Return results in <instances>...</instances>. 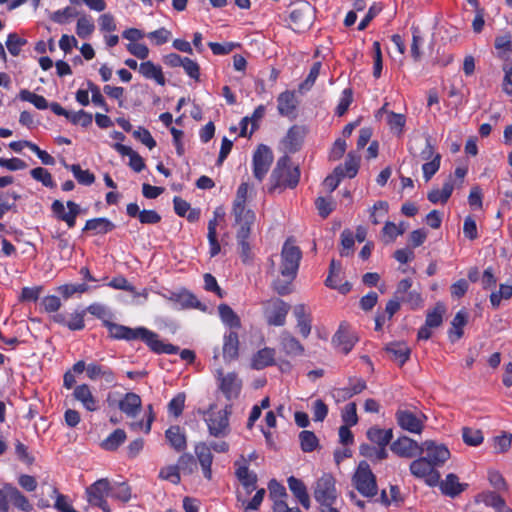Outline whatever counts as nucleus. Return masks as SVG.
I'll return each instance as SVG.
<instances>
[{
    "instance_id": "obj_50",
    "label": "nucleus",
    "mask_w": 512,
    "mask_h": 512,
    "mask_svg": "<svg viewBox=\"0 0 512 512\" xmlns=\"http://www.w3.org/2000/svg\"><path fill=\"white\" fill-rule=\"evenodd\" d=\"M301 449L304 452H311L318 446V439L314 432L304 430L299 434Z\"/></svg>"
},
{
    "instance_id": "obj_36",
    "label": "nucleus",
    "mask_w": 512,
    "mask_h": 512,
    "mask_svg": "<svg viewBox=\"0 0 512 512\" xmlns=\"http://www.w3.org/2000/svg\"><path fill=\"white\" fill-rule=\"evenodd\" d=\"M278 111L282 116H290L294 113L297 105L295 94L285 91L278 96Z\"/></svg>"
},
{
    "instance_id": "obj_18",
    "label": "nucleus",
    "mask_w": 512,
    "mask_h": 512,
    "mask_svg": "<svg viewBox=\"0 0 512 512\" xmlns=\"http://www.w3.org/2000/svg\"><path fill=\"white\" fill-rule=\"evenodd\" d=\"M409 151L414 157L418 156L424 161L432 160L436 155L428 135L415 137L409 147Z\"/></svg>"
},
{
    "instance_id": "obj_1",
    "label": "nucleus",
    "mask_w": 512,
    "mask_h": 512,
    "mask_svg": "<svg viewBox=\"0 0 512 512\" xmlns=\"http://www.w3.org/2000/svg\"><path fill=\"white\" fill-rule=\"evenodd\" d=\"M95 317L104 320L110 335L116 339L124 340H141L143 341L153 352H178L179 348L174 346L163 339L160 336L145 328L137 327L130 328L124 325H119L107 321L111 317L110 311L102 304L94 303L87 307L85 310Z\"/></svg>"
},
{
    "instance_id": "obj_55",
    "label": "nucleus",
    "mask_w": 512,
    "mask_h": 512,
    "mask_svg": "<svg viewBox=\"0 0 512 512\" xmlns=\"http://www.w3.org/2000/svg\"><path fill=\"white\" fill-rule=\"evenodd\" d=\"M26 43L24 38L19 37L16 33H10L7 37L6 47L11 55L18 56L22 46Z\"/></svg>"
},
{
    "instance_id": "obj_59",
    "label": "nucleus",
    "mask_w": 512,
    "mask_h": 512,
    "mask_svg": "<svg viewBox=\"0 0 512 512\" xmlns=\"http://www.w3.org/2000/svg\"><path fill=\"white\" fill-rule=\"evenodd\" d=\"M441 155L436 153L434 158L423 164V176L426 181H429L440 168Z\"/></svg>"
},
{
    "instance_id": "obj_9",
    "label": "nucleus",
    "mask_w": 512,
    "mask_h": 512,
    "mask_svg": "<svg viewBox=\"0 0 512 512\" xmlns=\"http://www.w3.org/2000/svg\"><path fill=\"white\" fill-rule=\"evenodd\" d=\"M417 457L409 465L411 474L416 478L424 479L425 483L431 487L438 485L440 473L423 455Z\"/></svg>"
},
{
    "instance_id": "obj_5",
    "label": "nucleus",
    "mask_w": 512,
    "mask_h": 512,
    "mask_svg": "<svg viewBox=\"0 0 512 512\" xmlns=\"http://www.w3.org/2000/svg\"><path fill=\"white\" fill-rule=\"evenodd\" d=\"M313 496L320 504V512H339L334 507L337 503L338 493L336 480L331 474H324L315 482Z\"/></svg>"
},
{
    "instance_id": "obj_39",
    "label": "nucleus",
    "mask_w": 512,
    "mask_h": 512,
    "mask_svg": "<svg viewBox=\"0 0 512 512\" xmlns=\"http://www.w3.org/2000/svg\"><path fill=\"white\" fill-rule=\"evenodd\" d=\"M8 503L11 502L18 509L29 512L32 510V505L29 503L27 497L23 495L16 487L8 486Z\"/></svg>"
},
{
    "instance_id": "obj_10",
    "label": "nucleus",
    "mask_w": 512,
    "mask_h": 512,
    "mask_svg": "<svg viewBox=\"0 0 512 512\" xmlns=\"http://www.w3.org/2000/svg\"><path fill=\"white\" fill-rule=\"evenodd\" d=\"M395 419L398 426L410 433L421 434L425 427L426 415L418 414L404 409H398L395 413Z\"/></svg>"
},
{
    "instance_id": "obj_17",
    "label": "nucleus",
    "mask_w": 512,
    "mask_h": 512,
    "mask_svg": "<svg viewBox=\"0 0 512 512\" xmlns=\"http://www.w3.org/2000/svg\"><path fill=\"white\" fill-rule=\"evenodd\" d=\"M232 213L237 227L236 238H249L255 222V213L251 209L233 210Z\"/></svg>"
},
{
    "instance_id": "obj_34",
    "label": "nucleus",
    "mask_w": 512,
    "mask_h": 512,
    "mask_svg": "<svg viewBox=\"0 0 512 512\" xmlns=\"http://www.w3.org/2000/svg\"><path fill=\"white\" fill-rule=\"evenodd\" d=\"M367 438L377 446L385 447L391 442L393 438L392 429H382L377 426H373L367 431Z\"/></svg>"
},
{
    "instance_id": "obj_54",
    "label": "nucleus",
    "mask_w": 512,
    "mask_h": 512,
    "mask_svg": "<svg viewBox=\"0 0 512 512\" xmlns=\"http://www.w3.org/2000/svg\"><path fill=\"white\" fill-rule=\"evenodd\" d=\"M249 184L247 182H243L239 185L236 197L233 202V210H243L246 208V200H247V194H248Z\"/></svg>"
},
{
    "instance_id": "obj_30",
    "label": "nucleus",
    "mask_w": 512,
    "mask_h": 512,
    "mask_svg": "<svg viewBox=\"0 0 512 512\" xmlns=\"http://www.w3.org/2000/svg\"><path fill=\"white\" fill-rule=\"evenodd\" d=\"M293 314L297 319V327L303 337H308L311 332V316L304 304H298L293 309Z\"/></svg>"
},
{
    "instance_id": "obj_21",
    "label": "nucleus",
    "mask_w": 512,
    "mask_h": 512,
    "mask_svg": "<svg viewBox=\"0 0 512 512\" xmlns=\"http://www.w3.org/2000/svg\"><path fill=\"white\" fill-rule=\"evenodd\" d=\"M235 466L237 467L235 474L241 484L247 490L255 489L257 475L254 472L249 471L247 460L243 455H241L240 459L235 462Z\"/></svg>"
},
{
    "instance_id": "obj_56",
    "label": "nucleus",
    "mask_w": 512,
    "mask_h": 512,
    "mask_svg": "<svg viewBox=\"0 0 512 512\" xmlns=\"http://www.w3.org/2000/svg\"><path fill=\"white\" fill-rule=\"evenodd\" d=\"M30 174L35 180L41 182L45 187L53 188L55 186L52 175L45 168H34L31 170Z\"/></svg>"
},
{
    "instance_id": "obj_2",
    "label": "nucleus",
    "mask_w": 512,
    "mask_h": 512,
    "mask_svg": "<svg viewBox=\"0 0 512 512\" xmlns=\"http://www.w3.org/2000/svg\"><path fill=\"white\" fill-rule=\"evenodd\" d=\"M302 257L300 248L294 245L293 241L287 239L282 247L279 275L273 280L272 287L279 295H288L292 292V282L297 275L299 263Z\"/></svg>"
},
{
    "instance_id": "obj_60",
    "label": "nucleus",
    "mask_w": 512,
    "mask_h": 512,
    "mask_svg": "<svg viewBox=\"0 0 512 512\" xmlns=\"http://www.w3.org/2000/svg\"><path fill=\"white\" fill-rule=\"evenodd\" d=\"M88 288L89 287L87 284L81 283V284H66V285L60 286L58 288V290L65 299H68L75 293L81 294V293L86 292L88 290Z\"/></svg>"
},
{
    "instance_id": "obj_35",
    "label": "nucleus",
    "mask_w": 512,
    "mask_h": 512,
    "mask_svg": "<svg viewBox=\"0 0 512 512\" xmlns=\"http://www.w3.org/2000/svg\"><path fill=\"white\" fill-rule=\"evenodd\" d=\"M115 224L107 218L99 217L86 221L83 231H93L95 234H106L115 229Z\"/></svg>"
},
{
    "instance_id": "obj_26",
    "label": "nucleus",
    "mask_w": 512,
    "mask_h": 512,
    "mask_svg": "<svg viewBox=\"0 0 512 512\" xmlns=\"http://www.w3.org/2000/svg\"><path fill=\"white\" fill-rule=\"evenodd\" d=\"M304 136V128L297 125L292 126L283 139L285 149L289 152H296L300 148Z\"/></svg>"
},
{
    "instance_id": "obj_33",
    "label": "nucleus",
    "mask_w": 512,
    "mask_h": 512,
    "mask_svg": "<svg viewBox=\"0 0 512 512\" xmlns=\"http://www.w3.org/2000/svg\"><path fill=\"white\" fill-rule=\"evenodd\" d=\"M453 189H454L453 180H452V177L449 176V178L443 184L442 189H437V188L432 189L428 193L427 198L433 204H437V203L444 204L450 198V196L453 192Z\"/></svg>"
},
{
    "instance_id": "obj_22",
    "label": "nucleus",
    "mask_w": 512,
    "mask_h": 512,
    "mask_svg": "<svg viewBox=\"0 0 512 512\" xmlns=\"http://www.w3.org/2000/svg\"><path fill=\"white\" fill-rule=\"evenodd\" d=\"M194 451L205 478L210 480L212 477L211 465L213 462V454L210 451V447L206 443L200 442L195 445Z\"/></svg>"
},
{
    "instance_id": "obj_62",
    "label": "nucleus",
    "mask_w": 512,
    "mask_h": 512,
    "mask_svg": "<svg viewBox=\"0 0 512 512\" xmlns=\"http://www.w3.org/2000/svg\"><path fill=\"white\" fill-rule=\"evenodd\" d=\"M159 477L163 480L170 481L173 484L180 482L179 467L177 465L166 466L160 470Z\"/></svg>"
},
{
    "instance_id": "obj_16",
    "label": "nucleus",
    "mask_w": 512,
    "mask_h": 512,
    "mask_svg": "<svg viewBox=\"0 0 512 512\" xmlns=\"http://www.w3.org/2000/svg\"><path fill=\"white\" fill-rule=\"evenodd\" d=\"M68 212L65 211L64 204L60 200H55L51 205L54 216L67 224L69 228H73L76 224V218L81 213L80 206L74 201H67Z\"/></svg>"
},
{
    "instance_id": "obj_63",
    "label": "nucleus",
    "mask_w": 512,
    "mask_h": 512,
    "mask_svg": "<svg viewBox=\"0 0 512 512\" xmlns=\"http://www.w3.org/2000/svg\"><path fill=\"white\" fill-rule=\"evenodd\" d=\"M274 363H276V360L272 357V354H255L251 362V367L256 370H261Z\"/></svg>"
},
{
    "instance_id": "obj_15",
    "label": "nucleus",
    "mask_w": 512,
    "mask_h": 512,
    "mask_svg": "<svg viewBox=\"0 0 512 512\" xmlns=\"http://www.w3.org/2000/svg\"><path fill=\"white\" fill-rule=\"evenodd\" d=\"M391 451L401 458L412 459L421 455V443L408 436H401L390 445Z\"/></svg>"
},
{
    "instance_id": "obj_53",
    "label": "nucleus",
    "mask_w": 512,
    "mask_h": 512,
    "mask_svg": "<svg viewBox=\"0 0 512 512\" xmlns=\"http://www.w3.org/2000/svg\"><path fill=\"white\" fill-rule=\"evenodd\" d=\"M177 467H179V471L192 474L197 468L196 459L192 454L184 453L179 457Z\"/></svg>"
},
{
    "instance_id": "obj_45",
    "label": "nucleus",
    "mask_w": 512,
    "mask_h": 512,
    "mask_svg": "<svg viewBox=\"0 0 512 512\" xmlns=\"http://www.w3.org/2000/svg\"><path fill=\"white\" fill-rule=\"evenodd\" d=\"M20 198V196L15 193H2L0 192V219L3 218L5 213L8 211L14 210L16 208V201Z\"/></svg>"
},
{
    "instance_id": "obj_31",
    "label": "nucleus",
    "mask_w": 512,
    "mask_h": 512,
    "mask_svg": "<svg viewBox=\"0 0 512 512\" xmlns=\"http://www.w3.org/2000/svg\"><path fill=\"white\" fill-rule=\"evenodd\" d=\"M477 503H483L485 506L492 507L496 512H504L507 508L505 500L496 492L486 491L478 494L475 498Z\"/></svg>"
},
{
    "instance_id": "obj_52",
    "label": "nucleus",
    "mask_w": 512,
    "mask_h": 512,
    "mask_svg": "<svg viewBox=\"0 0 512 512\" xmlns=\"http://www.w3.org/2000/svg\"><path fill=\"white\" fill-rule=\"evenodd\" d=\"M512 297V285L501 284L499 291L492 292L490 295V302L494 308H497L502 299H510Z\"/></svg>"
},
{
    "instance_id": "obj_3",
    "label": "nucleus",
    "mask_w": 512,
    "mask_h": 512,
    "mask_svg": "<svg viewBox=\"0 0 512 512\" xmlns=\"http://www.w3.org/2000/svg\"><path fill=\"white\" fill-rule=\"evenodd\" d=\"M238 354H214L212 365L215 369V376L218 390L224 395L227 401L239 398L242 390V380L235 372H224L223 364H229L237 359Z\"/></svg>"
},
{
    "instance_id": "obj_51",
    "label": "nucleus",
    "mask_w": 512,
    "mask_h": 512,
    "mask_svg": "<svg viewBox=\"0 0 512 512\" xmlns=\"http://www.w3.org/2000/svg\"><path fill=\"white\" fill-rule=\"evenodd\" d=\"M412 32V43H411V56L415 61H419L421 58L420 46L423 43V38L421 36V31L418 26L411 27Z\"/></svg>"
},
{
    "instance_id": "obj_40",
    "label": "nucleus",
    "mask_w": 512,
    "mask_h": 512,
    "mask_svg": "<svg viewBox=\"0 0 512 512\" xmlns=\"http://www.w3.org/2000/svg\"><path fill=\"white\" fill-rule=\"evenodd\" d=\"M360 454L372 461H382L388 457V452L385 447L371 446L369 444H362L359 448Z\"/></svg>"
},
{
    "instance_id": "obj_27",
    "label": "nucleus",
    "mask_w": 512,
    "mask_h": 512,
    "mask_svg": "<svg viewBox=\"0 0 512 512\" xmlns=\"http://www.w3.org/2000/svg\"><path fill=\"white\" fill-rule=\"evenodd\" d=\"M73 396L80 401L88 411H96L98 409V401L93 396L90 388L86 384L77 386L74 389Z\"/></svg>"
},
{
    "instance_id": "obj_44",
    "label": "nucleus",
    "mask_w": 512,
    "mask_h": 512,
    "mask_svg": "<svg viewBox=\"0 0 512 512\" xmlns=\"http://www.w3.org/2000/svg\"><path fill=\"white\" fill-rule=\"evenodd\" d=\"M444 313L445 306L441 303H437L433 310L427 312L425 324L431 328L439 327L443 322Z\"/></svg>"
},
{
    "instance_id": "obj_64",
    "label": "nucleus",
    "mask_w": 512,
    "mask_h": 512,
    "mask_svg": "<svg viewBox=\"0 0 512 512\" xmlns=\"http://www.w3.org/2000/svg\"><path fill=\"white\" fill-rule=\"evenodd\" d=\"M504 78H503V91L512 96V63H506L503 66Z\"/></svg>"
},
{
    "instance_id": "obj_61",
    "label": "nucleus",
    "mask_w": 512,
    "mask_h": 512,
    "mask_svg": "<svg viewBox=\"0 0 512 512\" xmlns=\"http://www.w3.org/2000/svg\"><path fill=\"white\" fill-rule=\"evenodd\" d=\"M88 90L92 94V102L96 105L101 107L105 112H109L110 109L103 97V95L100 92V89L97 85H95L93 82H88Z\"/></svg>"
},
{
    "instance_id": "obj_20",
    "label": "nucleus",
    "mask_w": 512,
    "mask_h": 512,
    "mask_svg": "<svg viewBox=\"0 0 512 512\" xmlns=\"http://www.w3.org/2000/svg\"><path fill=\"white\" fill-rule=\"evenodd\" d=\"M357 341L358 336L345 325H340L333 337V342L336 344V347L344 352H350Z\"/></svg>"
},
{
    "instance_id": "obj_38",
    "label": "nucleus",
    "mask_w": 512,
    "mask_h": 512,
    "mask_svg": "<svg viewBox=\"0 0 512 512\" xmlns=\"http://www.w3.org/2000/svg\"><path fill=\"white\" fill-rule=\"evenodd\" d=\"M214 214H215L214 218L211 219L208 223L207 237H208V242H209V246H210V250H209L210 257H215L221 251V246L217 240V232H216L217 217L220 216V214H218L217 211H215Z\"/></svg>"
},
{
    "instance_id": "obj_13",
    "label": "nucleus",
    "mask_w": 512,
    "mask_h": 512,
    "mask_svg": "<svg viewBox=\"0 0 512 512\" xmlns=\"http://www.w3.org/2000/svg\"><path fill=\"white\" fill-rule=\"evenodd\" d=\"M313 7L307 1L299 2L290 13V20L295 32H303L312 24Z\"/></svg>"
},
{
    "instance_id": "obj_42",
    "label": "nucleus",
    "mask_w": 512,
    "mask_h": 512,
    "mask_svg": "<svg viewBox=\"0 0 512 512\" xmlns=\"http://www.w3.org/2000/svg\"><path fill=\"white\" fill-rule=\"evenodd\" d=\"M126 440V433L123 429H116L101 444L102 448L108 451L116 450Z\"/></svg>"
},
{
    "instance_id": "obj_7",
    "label": "nucleus",
    "mask_w": 512,
    "mask_h": 512,
    "mask_svg": "<svg viewBox=\"0 0 512 512\" xmlns=\"http://www.w3.org/2000/svg\"><path fill=\"white\" fill-rule=\"evenodd\" d=\"M357 491L365 497H374L378 492L376 476L366 461H361L352 478Z\"/></svg>"
},
{
    "instance_id": "obj_37",
    "label": "nucleus",
    "mask_w": 512,
    "mask_h": 512,
    "mask_svg": "<svg viewBox=\"0 0 512 512\" xmlns=\"http://www.w3.org/2000/svg\"><path fill=\"white\" fill-rule=\"evenodd\" d=\"M467 324V313L459 311L451 322V328L448 331L449 338L452 342L459 340L463 335V327Z\"/></svg>"
},
{
    "instance_id": "obj_23",
    "label": "nucleus",
    "mask_w": 512,
    "mask_h": 512,
    "mask_svg": "<svg viewBox=\"0 0 512 512\" xmlns=\"http://www.w3.org/2000/svg\"><path fill=\"white\" fill-rule=\"evenodd\" d=\"M118 408L128 417H136L142 408V401L139 395L130 392L126 393L123 399L118 401Z\"/></svg>"
},
{
    "instance_id": "obj_32",
    "label": "nucleus",
    "mask_w": 512,
    "mask_h": 512,
    "mask_svg": "<svg viewBox=\"0 0 512 512\" xmlns=\"http://www.w3.org/2000/svg\"><path fill=\"white\" fill-rule=\"evenodd\" d=\"M360 157L355 155L353 152H349L345 163L338 165L335 168V172L340 176L353 178L357 175L359 169Z\"/></svg>"
},
{
    "instance_id": "obj_6",
    "label": "nucleus",
    "mask_w": 512,
    "mask_h": 512,
    "mask_svg": "<svg viewBox=\"0 0 512 512\" xmlns=\"http://www.w3.org/2000/svg\"><path fill=\"white\" fill-rule=\"evenodd\" d=\"M213 408L214 405H211L207 412L208 417L205 418L209 434L216 438L226 437L230 433L229 417L232 413V405L227 404L218 412H211Z\"/></svg>"
},
{
    "instance_id": "obj_19",
    "label": "nucleus",
    "mask_w": 512,
    "mask_h": 512,
    "mask_svg": "<svg viewBox=\"0 0 512 512\" xmlns=\"http://www.w3.org/2000/svg\"><path fill=\"white\" fill-rule=\"evenodd\" d=\"M288 487L301 506L308 510L311 506L310 496L304 482L294 476L287 479Z\"/></svg>"
},
{
    "instance_id": "obj_58",
    "label": "nucleus",
    "mask_w": 512,
    "mask_h": 512,
    "mask_svg": "<svg viewBox=\"0 0 512 512\" xmlns=\"http://www.w3.org/2000/svg\"><path fill=\"white\" fill-rule=\"evenodd\" d=\"M405 123L406 118L403 114H398L393 111L388 112L387 124L390 126L391 130H395L398 135L402 134Z\"/></svg>"
},
{
    "instance_id": "obj_43",
    "label": "nucleus",
    "mask_w": 512,
    "mask_h": 512,
    "mask_svg": "<svg viewBox=\"0 0 512 512\" xmlns=\"http://www.w3.org/2000/svg\"><path fill=\"white\" fill-rule=\"evenodd\" d=\"M64 166L72 171L74 177L80 184L88 186L94 183L95 176L89 170H82L78 164L68 165L64 163Z\"/></svg>"
},
{
    "instance_id": "obj_8",
    "label": "nucleus",
    "mask_w": 512,
    "mask_h": 512,
    "mask_svg": "<svg viewBox=\"0 0 512 512\" xmlns=\"http://www.w3.org/2000/svg\"><path fill=\"white\" fill-rule=\"evenodd\" d=\"M290 305L279 298H273L263 303L264 317L270 326H283Z\"/></svg>"
},
{
    "instance_id": "obj_47",
    "label": "nucleus",
    "mask_w": 512,
    "mask_h": 512,
    "mask_svg": "<svg viewBox=\"0 0 512 512\" xmlns=\"http://www.w3.org/2000/svg\"><path fill=\"white\" fill-rule=\"evenodd\" d=\"M94 29L95 25L90 17L83 15L78 19L76 33L80 38H88L94 32Z\"/></svg>"
},
{
    "instance_id": "obj_11",
    "label": "nucleus",
    "mask_w": 512,
    "mask_h": 512,
    "mask_svg": "<svg viewBox=\"0 0 512 512\" xmlns=\"http://www.w3.org/2000/svg\"><path fill=\"white\" fill-rule=\"evenodd\" d=\"M111 490L110 482L107 478H102L94 482L92 485L87 487V501L93 506H97L103 510V512H110L109 505L106 501Z\"/></svg>"
},
{
    "instance_id": "obj_14",
    "label": "nucleus",
    "mask_w": 512,
    "mask_h": 512,
    "mask_svg": "<svg viewBox=\"0 0 512 512\" xmlns=\"http://www.w3.org/2000/svg\"><path fill=\"white\" fill-rule=\"evenodd\" d=\"M273 161V154L269 147L266 145H259L253 155V174L256 179L262 181L267 174L271 163Z\"/></svg>"
},
{
    "instance_id": "obj_48",
    "label": "nucleus",
    "mask_w": 512,
    "mask_h": 512,
    "mask_svg": "<svg viewBox=\"0 0 512 512\" xmlns=\"http://www.w3.org/2000/svg\"><path fill=\"white\" fill-rule=\"evenodd\" d=\"M19 98L22 101H28L32 103L37 109L44 110L48 108V102L43 96L37 95L33 92H30L29 90H21L19 93Z\"/></svg>"
},
{
    "instance_id": "obj_25",
    "label": "nucleus",
    "mask_w": 512,
    "mask_h": 512,
    "mask_svg": "<svg viewBox=\"0 0 512 512\" xmlns=\"http://www.w3.org/2000/svg\"><path fill=\"white\" fill-rule=\"evenodd\" d=\"M139 73L146 79L154 80L160 86H164L166 83L161 66L152 61L142 62L139 65Z\"/></svg>"
},
{
    "instance_id": "obj_46",
    "label": "nucleus",
    "mask_w": 512,
    "mask_h": 512,
    "mask_svg": "<svg viewBox=\"0 0 512 512\" xmlns=\"http://www.w3.org/2000/svg\"><path fill=\"white\" fill-rule=\"evenodd\" d=\"M78 16V12L75 8L67 6L64 9L57 10L50 15V20L53 22L63 25L70 22L74 17Z\"/></svg>"
},
{
    "instance_id": "obj_41",
    "label": "nucleus",
    "mask_w": 512,
    "mask_h": 512,
    "mask_svg": "<svg viewBox=\"0 0 512 512\" xmlns=\"http://www.w3.org/2000/svg\"><path fill=\"white\" fill-rule=\"evenodd\" d=\"M221 320L231 328H239L241 326L240 318L227 304H220L218 307Z\"/></svg>"
},
{
    "instance_id": "obj_28",
    "label": "nucleus",
    "mask_w": 512,
    "mask_h": 512,
    "mask_svg": "<svg viewBox=\"0 0 512 512\" xmlns=\"http://www.w3.org/2000/svg\"><path fill=\"white\" fill-rule=\"evenodd\" d=\"M165 437L175 451L182 452L186 449L187 438L180 426L175 425L168 428L165 432Z\"/></svg>"
},
{
    "instance_id": "obj_12",
    "label": "nucleus",
    "mask_w": 512,
    "mask_h": 512,
    "mask_svg": "<svg viewBox=\"0 0 512 512\" xmlns=\"http://www.w3.org/2000/svg\"><path fill=\"white\" fill-rule=\"evenodd\" d=\"M421 448V455H423V457L426 458V460L436 469L437 467L442 466L450 458V451L448 448L444 444H439L434 440H426L422 442Z\"/></svg>"
},
{
    "instance_id": "obj_24",
    "label": "nucleus",
    "mask_w": 512,
    "mask_h": 512,
    "mask_svg": "<svg viewBox=\"0 0 512 512\" xmlns=\"http://www.w3.org/2000/svg\"><path fill=\"white\" fill-rule=\"evenodd\" d=\"M169 300L173 302L177 307L182 309L198 308L201 310H205V307L202 306L201 302L197 299V297L186 290H183L179 293H172L171 296L169 297Z\"/></svg>"
},
{
    "instance_id": "obj_4",
    "label": "nucleus",
    "mask_w": 512,
    "mask_h": 512,
    "mask_svg": "<svg viewBox=\"0 0 512 512\" xmlns=\"http://www.w3.org/2000/svg\"><path fill=\"white\" fill-rule=\"evenodd\" d=\"M300 179V170L297 166H292L289 156L284 155L278 159L273 169L270 181L272 183L270 191L276 190L278 187L295 188Z\"/></svg>"
},
{
    "instance_id": "obj_29",
    "label": "nucleus",
    "mask_w": 512,
    "mask_h": 512,
    "mask_svg": "<svg viewBox=\"0 0 512 512\" xmlns=\"http://www.w3.org/2000/svg\"><path fill=\"white\" fill-rule=\"evenodd\" d=\"M438 485L444 495L452 498L459 495L467 486V484H461L458 477L453 473L448 474L444 481L439 480Z\"/></svg>"
},
{
    "instance_id": "obj_49",
    "label": "nucleus",
    "mask_w": 512,
    "mask_h": 512,
    "mask_svg": "<svg viewBox=\"0 0 512 512\" xmlns=\"http://www.w3.org/2000/svg\"><path fill=\"white\" fill-rule=\"evenodd\" d=\"M462 437L465 444L469 446H478L483 442V434L479 429L464 427L462 429Z\"/></svg>"
},
{
    "instance_id": "obj_57",
    "label": "nucleus",
    "mask_w": 512,
    "mask_h": 512,
    "mask_svg": "<svg viewBox=\"0 0 512 512\" xmlns=\"http://www.w3.org/2000/svg\"><path fill=\"white\" fill-rule=\"evenodd\" d=\"M67 119L75 124L81 125L82 127H88L92 124V115L84 110L78 112H69Z\"/></svg>"
}]
</instances>
